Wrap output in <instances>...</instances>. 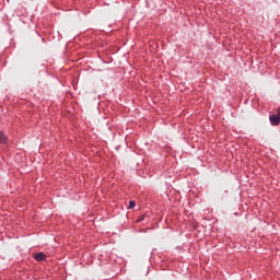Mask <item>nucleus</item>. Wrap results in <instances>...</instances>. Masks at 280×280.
Masks as SVG:
<instances>
[{
    "mask_svg": "<svg viewBox=\"0 0 280 280\" xmlns=\"http://www.w3.org/2000/svg\"><path fill=\"white\" fill-rule=\"evenodd\" d=\"M136 205L137 203L135 201H130L129 202V209H135Z\"/></svg>",
    "mask_w": 280,
    "mask_h": 280,
    "instance_id": "4",
    "label": "nucleus"
},
{
    "mask_svg": "<svg viewBox=\"0 0 280 280\" xmlns=\"http://www.w3.org/2000/svg\"><path fill=\"white\" fill-rule=\"evenodd\" d=\"M34 259H36V261H45V259H47V255L44 253H37L34 255Z\"/></svg>",
    "mask_w": 280,
    "mask_h": 280,
    "instance_id": "2",
    "label": "nucleus"
},
{
    "mask_svg": "<svg viewBox=\"0 0 280 280\" xmlns=\"http://www.w3.org/2000/svg\"><path fill=\"white\" fill-rule=\"evenodd\" d=\"M271 126H279L280 124V108L277 109V114H271L269 116Z\"/></svg>",
    "mask_w": 280,
    "mask_h": 280,
    "instance_id": "1",
    "label": "nucleus"
},
{
    "mask_svg": "<svg viewBox=\"0 0 280 280\" xmlns=\"http://www.w3.org/2000/svg\"><path fill=\"white\" fill-rule=\"evenodd\" d=\"M8 138L5 137V135H3V132H0V143H7Z\"/></svg>",
    "mask_w": 280,
    "mask_h": 280,
    "instance_id": "3",
    "label": "nucleus"
},
{
    "mask_svg": "<svg viewBox=\"0 0 280 280\" xmlns=\"http://www.w3.org/2000/svg\"><path fill=\"white\" fill-rule=\"evenodd\" d=\"M143 218H144V217H142V218H140V219H138V220H137V222H141V220H143Z\"/></svg>",
    "mask_w": 280,
    "mask_h": 280,
    "instance_id": "5",
    "label": "nucleus"
}]
</instances>
